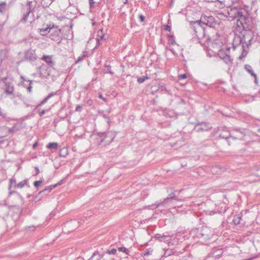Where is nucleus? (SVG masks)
Wrapping results in <instances>:
<instances>
[{"mask_svg":"<svg viewBox=\"0 0 260 260\" xmlns=\"http://www.w3.org/2000/svg\"><path fill=\"white\" fill-rule=\"evenodd\" d=\"M196 36L200 40L201 42L207 45L209 50L213 52L214 55H218L226 63L231 62V57L229 55L230 47L223 46V37L216 35L211 40L210 37L205 34V30L201 26L194 29Z\"/></svg>","mask_w":260,"mask_h":260,"instance_id":"1","label":"nucleus"},{"mask_svg":"<svg viewBox=\"0 0 260 260\" xmlns=\"http://www.w3.org/2000/svg\"><path fill=\"white\" fill-rule=\"evenodd\" d=\"M254 37L253 32L250 30H245L242 32V37H236L233 42V48L235 49L237 46L241 47L243 52L240 58L245 57L248 51V48L251 45V42Z\"/></svg>","mask_w":260,"mask_h":260,"instance_id":"2","label":"nucleus"},{"mask_svg":"<svg viewBox=\"0 0 260 260\" xmlns=\"http://www.w3.org/2000/svg\"><path fill=\"white\" fill-rule=\"evenodd\" d=\"M229 16L232 20H237L238 27H247L249 21L248 14L245 10L236 7L233 8L228 12Z\"/></svg>","mask_w":260,"mask_h":260,"instance_id":"3","label":"nucleus"},{"mask_svg":"<svg viewBox=\"0 0 260 260\" xmlns=\"http://www.w3.org/2000/svg\"><path fill=\"white\" fill-rule=\"evenodd\" d=\"M178 199L176 198L174 193H171L169 194L168 197L164 199L163 201H157L154 204L148 206V207L150 209H154L156 208L160 207L161 206L164 207H167L169 204H172L173 206L175 205V201H178Z\"/></svg>","mask_w":260,"mask_h":260,"instance_id":"4","label":"nucleus"},{"mask_svg":"<svg viewBox=\"0 0 260 260\" xmlns=\"http://www.w3.org/2000/svg\"><path fill=\"white\" fill-rule=\"evenodd\" d=\"M4 94L1 95V97L4 96L5 94L9 96L11 100H13L15 96L14 95V87L12 83L6 82L4 88Z\"/></svg>","mask_w":260,"mask_h":260,"instance_id":"5","label":"nucleus"},{"mask_svg":"<svg viewBox=\"0 0 260 260\" xmlns=\"http://www.w3.org/2000/svg\"><path fill=\"white\" fill-rule=\"evenodd\" d=\"M197 23L199 24L202 23L210 27H214L216 23L215 18L213 16L205 15H202L200 21L197 22Z\"/></svg>","mask_w":260,"mask_h":260,"instance_id":"6","label":"nucleus"},{"mask_svg":"<svg viewBox=\"0 0 260 260\" xmlns=\"http://www.w3.org/2000/svg\"><path fill=\"white\" fill-rule=\"evenodd\" d=\"M199 235H200L201 237L204 239L207 240L211 238L213 235V233L210 228L207 226H203L201 229Z\"/></svg>","mask_w":260,"mask_h":260,"instance_id":"7","label":"nucleus"},{"mask_svg":"<svg viewBox=\"0 0 260 260\" xmlns=\"http://www.w3.org/2000/svg\"><path fill=\"white\" fill-rule=\"evenodd\" d=\"M54 68L50 67H47L45 65H42L39 68L40 76L43 77L47 78L51 75V72Z\"/></svg>","mask_w":260,"mask_h":260,"instance_id":"8","label":"nucleus"},{"mask_svg":"<svg viewBox=\"0 0 260 260\" xmlns=\"http://www.w3.org/2000/svg\"><path fill=\"white\" fill-rule=\"evenodd\" d=\"M32 13V9L30 5V3H29V5L27 8V11L25 14H24L23 17L21 19V21L23 23H25L27 21H29L30 23L34 20V18L28 19L29 17L30 14Z\"/></svg>","mask_w":260,"mask_h":260,"instance_id":"9","label":"nucleus"},{"mask_svg":"<svg viewBox=\"0 0 260 260\" xmlns=\"http://www.w3.org/2000/svg\"><path fill=\"white\" fill-rule=\"evenodd\" d=\"M54 27V25L49 24L45 28H40L39 32L42 36H46L48 34L50 30Z\"/></svg>","mask_w":260,"mask_h":260,"instance_id":"10","label":"nucleus"},{"mask_svg":"<svg viewBox=\"0 0 260 260\" xmlns=\"http://www.w3.org/2000/svg\"><path fill=\"white\" fill-rule=\"evenodd\" d=\"M42 59L44 60L47 63V64L49 67L53 68L54 63L52 61L51 56L44 55L42 58Z\"/></svg>","mask_w":260,"mask_h":260,"instance_id":"11","label":"nucleus"},{"mask_svg":"<svg viewBox=\"0 0 260 260\" xmlns=\"http://www.w3.org/2000/svg\"><path fill=\"white\" fill-rule=\"evenodd\" d=\"M211 171L213 174H218L223 172L224 169L221 168L219 165H216L211 168Z\"/></svg>","mask_w":260,"mask_h":260,"instance_id":"12","label":"nucleus"},{"mask_svg":"<svg viewBox=\"0 0 260 260\" xmlns=\"http://www.w3.org/2000/svg\"><path fill=\"white\" fill-rule=\"evenodd\" d=\"M154 238L160 242H165L169 240V237L168 236L161 235L160 234H156Z\"/></svg>","mask_w":260,"mask_h":260,"instance_id":"13","label":"nucleus"},{"mask_svg":"<svg viewBox=\"0 0 260 260\" xmlns=\"http://www.w3.org/2000/svg\"><path fill=\"white\" fill-rule=\"evenodd\" d=\"M245 69L253 77H254L255 81H256L257 77L256 74L254 73L252 67L249 64H246L244 66Z\"/></svg>","mask_w":260,"mask_h":260,"instance_id":"14","label":"nucleus"},{"mask_svg":"<svg viewBox=\"0 0 260 260\" xmlns=\"http://www.w3.org/2000/svg\"><path fill=\"white\" fill-rule=\"evenodd\" d=\"M210 128V126L208 123H202L198 127V131H206L209 129Z\"/></svg>","mask_w":260,"mask_h":260,"instance_id":"15","label":"nucleus"},{"mask_svg":"<svg viewBox=\"0 0 260 260\" xmlns=\"http://www.w3.org/2000/svg\"><path fill=\"white\" fill-rule=\"evenodd\" d=\"M102 257L103 255H101L99 252L96 251L93 253L90 257V260H100Z\"/></svg>","mask_w":260,"mask_h":260,"instance_id":"16","label":"nucleus"},{"mask_svg":"<svg viewBox=\"0 0 260 260\" xmlns=\"http://www.w3.org/2000/svg\"><path fill=\"white\" fill-rule=\"evenodd\" d=\"M104 39V35L103 33V29H100L97 32L96 41L98 44L101 40Z\"/></svg>","mask_w":260,"mask_h":260,"instance_id":"17","label":"nucleus"},{"mask_svg":"<svg viewBox=\"0 0 260 260\" xmlns=\"http://www.w3.org/2000/svg\"><path fill=\"white\" fill-rule=\"evenodd\" d=\"M68 154V150L66 147H63L59 151V155L61 157H65Z\"/></svg>","mask_w":260,"mask_h":260,"instance_id":"18","label":"nucleus"},{"mask_svg":"<svg viewBox=\"0 0 260 260\" xmlns=\"http://www.w3.org/2000/svg\"><path fill=\"white\" fill-rule=\"evenodd\" d=\"M169 44L171 46H176L178 47V45L176 44V41L174 39V37L173 36H170L169 39Z\"/></svg>","mask_w":260,"mask_h":260,"instance_id":"19","label":"nucleus"},{"mask_svg":"<svg viewBox=\"0 0 260 260\" xmlns=\"http://www.w3.org/2000/svg\"><path fill=\"white\" fill-rule=\"evenodd\" d=\"M20 129V126L17 124H14L11 128H9L8 132L10 133H15Z\"/></svg>","mask_w":260,"mask_h":260,"instance_id":"20","label":"nucleus"},{"mask_svg":"<svg viewBox=\"0 0 260 260\" xmlns=\"http://www.w3.org/2000/svg\"><path fill=\"white\" fill-rule=\"evenodd\" d=\"M27 183L26 180H24L20 182L17 184L15 185V187L19 188H23Z\"/></svg>","mask_w":260,"mask_h":260,"instance_id":"21","label":"nucleus"},{"mask_svg":"<svg viewBox=\"0 0 260 260\" xmlns=\"http://www.w3.org/2000/svg\"><path fill=\"white\" fill-rule=\"evenodd\" d=\"M7 10L6 4L5 2L0 3V13H3Z\"/></svg>","mask_w":260,"mask_h":260,"instance_id":"22","label":"nucleus"},{"mask_svg":"<svg viewBox=\"0 0 260 260\" xmlns=\"http://www.w3.org/2000/svg\"><path fill=\"white\" fill-rule=\"evenodd\" d=\"M57 145L58 144L57 143H50L47 145V147L50 149H56Z\"/></svg>","mask_w":260,"mask_h":260,"instance_id":"23","label":"nucleus"},{"mask_svg":"<svg viewBox=\"0 0 260 260\" xmlns=\"http://www.w3.org/2000/svg\"><path fill=\"white\" fill-rule=\"evenodd\" d=\"M153 250L152 248H149L143 252V256H148L152 253Z\"/></svg>","mask_w":260,"mask_h":260,"instance_id":"24","label":"nucleus"},{"mask_svg":"<svg viewBox=\"0 0 260 260\" xmlns=\"http://www.w3.org/2000/svg\"><path fill=\"white\" fill-rule=\"evenodd\" d=\"M119 251L123 252L126 254H128V250L124 247H120L118 248Z\"/></svg>","mask_w":260,"mask_h":260,"instance_id":"25","label":"nucleus"},{"mask_svg":"<svg viewBox=\"0 0 260 260\" xmlns=\"http://www.w3.org/2000/svg\"><path fill=\"white\" fill-rule=\"evenodd\" d=\"M168 49L170 50L174 55L177 56V53L176 52L175 48L172 46H169L168 47Z\"/></svg>","mask_w":260,"mask_h":260,"instance_id":"26","label":"nucleus"},{"mask_svg":"<svg viewBox=\"0 0 260 260\" xmlns=\"http://www.w3.org/2000/svg\"><path fill=\"white\" fill-rule=\"evenodd\" d=\"M10 185H9V189H10L12 187V186L13 184H15L16 183V180L14 178H12L11 179H10Z\"/></svg>","mask_w":260,"mask_h":260,"instance_id":"27","label":"nucleus"},{"mask_svg":"<svg viewBox=\"0 0 260 260\" xmlns=\"http://www.w3.org/2000/svg\"><path fill=\"white\" fill-rule=\"evenodd\" d=\"M105 68H106V73H109L111 75H113L114 73L111 70V67L109 65H106L105 66Z\"/></svg>","mask_w":260,"mask_h":260,"instance_id":"28","label":"nucleus"},{"mask_svg":"<svg viewBox=\"0 0 260 260\" xmlns=\"http://www.w3.org/2000/svg\"><path fill=\"white\" fill-rule=\"evenodd\" d=\"M147 79H148L147 77L143 76V77H141V78H138V82L139 83H142Z\"/></svg>","mask_w":260,"mask_h":260,"instance_id":"29","label":"nucleus"},{"mask_svg":"<svg viewBox=\"0 0 260 260\" xmlns=\"http://www.w3.org/2000/svg\"><path fill=\"white\" fill-rule=\"evenodd\" d=\"M117 252V250L116 249H115V248H113L112 249L109 250H107V253L109 254H116Z\"/></svg>","mask_w":260,"mask_h":260,"instance_id":"30","label":"nucleus"},{"mask_svg":"<svg viewBox=\"0 0 260 260\" xmlns=\"http://www.w3.org/2000/svg\"><path fill=\"white\" fill-rule=\"evenodd\" d=\"M42 181H36L34 182V185L36 188H38L42 184Z\"/></svg>","mask_w":260,"mask_h":260,"instance_id":"31","label":"nucleus"},{"mask_svg":"<svg viewBox=\"0 0 260 260\" xmlns=\"http://www.w3.org/2000/svg\"><path fill=\"white\" fill-rule=\"evenodd\" d=\"M6 51L5 50H2L0 51V60L2 61L4 57H3V55L5 56L6 55Z\"/></svg>","mask_w":260,"mask_h":260,"instance_id":"32","label":"nucleus"},{"mask_svg":"<svg viewBox=\"0 0 260 260\" xmlns=\"http://www.w3.org/2000/svg\"><path fill=\"white\" fill-rule=\"evenodd\" d=\"M186 77H187L186 75L185 74H181V75H179L178 79H179V80H182V79H186Z\"/></svg>","mask_w":260,"mask_h":260,"instance_id":"33","label":"nucleus"},{"mask_svg":"<svg viewBox=\"0 0 260 260\" xmlns=\"http://www.w3.org/2000/svg\"><path fill=\"white\" fill-rule=\"evenodd\" d=\"M233 222L235 224H238L240 223V219L239 218V217L235 218L233 219Z\"/></svg>","mask_w":260,"mask_h":260,"instance_id":"34","label":"nucleus"},{"mask_svg":"<svg viewBox=\"0 0 260 260\" xmlns=\"http://www.w3.org/2000/svg\"><path fill=\"white\" fill-rule=\"evenodd\" d=\"M253 171H260V169L259 168L255 167L253 169ZM254 175L260 177V173L258 174H254Z\"/></svg>","mask_w":260,"mask_h":260,"instance_id":"35","label":"nucleus"},{"mask_svg":"<svg viewBox=\"0 0 260 260\" xmlns=\"http://www.w3.org/2000/svg\"><path fill=\"white\" fill-rule=\"evenodd\" d=\"M48 100L49 99L46 97L42 101H41V102L39 104V106H41L42 105H44V104H45L48 101Z\"/></svg>","mask_w":260,"mask_h":260,"instance_id":"36","label":"nucleus"},{"mask_svg":"<svg viewBox=\"0 0 260 260\" xmlns=\"http://www.w3.org/2000/svg\"><path fill=\"white\" fill-rule=\"evenodd\" d=\"M237 133H238V135H237L236 138L240 139H242V134L240 132H238Z\"/></svg>","mask_w":260,"mask_h":260,"instance_id":"37","label":"nucleus"},{"mask_svg":"<svg viewBox=\"0 0 260 260\" xmlns=\"http://www.w3.org/2000/svg\"><path fill=\"white\" fill-rule=\"evenodd\" d=\"M139 18H140V20L141 22H143L145 20V17L142 14L139 15Z\"/></svg>","mask_w":260,"mask_h":260,"instance_id":"38","label":"nucleus"},{"mask_svg":"<svg viewBox=\"0 0 260 260\" xmlns=\"http://www.w3.org/2000/svg\"><path fill=\"white\" fill-rule=\"evenodd\" d=\"M106 135L107 136L111 135V136L112 137V138H111V139L109 141V142H111L114 139V137L113 136V135L112 134V133L108 132L107 134H106Z\"/></svg>","mask_w":260,"mask_h":260,"instance_id":"39","label":"nucleus"},{"mask_svg":"<svg viewBox=\"0 0 260 260\" xmlns=\"http://www.w3.org/2000/svg\"><path fill=\"white\" fill-rule=\"evenodd\" d=\"M82 107L80 105H78L76 107V111H80L81 110Z\"/></svg>","mask_w":260,"mask_h":260,"instance_id":"40","label":"nucleus"},{"mask_svg":"<svg viewBox=\"0 0 260 260\" xmlns=\"http://www.w3.org/2000/svg\"><path fill=\"white\" fill-rule=\"evenodd\" d=\"M55 94V93L54 92H51L50 93H49L48 96H47V98L49 99L50 98H51L52 96H53V95H54Z\"/></svg>","mask_w":260,"mask_h":260,"instance_id":"41","label":"nucleus"},{"mask_svg":"<svg viewBox=\"0 0 260 260\" xmlns=\"http://www.w3.org/2000/svg\"><path fill=\"white\" fill-rule=\"evenodd\" d=\"M58 185H60V183H58L57 184H56L55 185H51L49 187V188L50 189H52V188H54L56 186H57Z\"/></svg>","mask_w":260,"mask_h":260,"instance_id":"42","label":"nucleus"},{"mask_svg":"<svg viewBox=\"0 0 260 260\" xmlns=\"http://www.w3.org/2000/svg\"><path fill=\"white\" fill-rule=\"evenodd\" d=\"M31 81L30 82V85L27 88V89L29 92H30L31 91V89H32V86L31 85Z\"/></svg>","mask_w":260,"mask_h":260,"instance_id":"43","label":"nucleus"},{"mask_svg":"<svg viewBox=\"0 0 260 260\" xmlns=\"http://www.w3.org/2000/svg\"><path fill=\"white\" fill-rule=\"evenodd\" d=\"M223 17H225L222 13H219L218 15V17L220 19H222Z\"/></svg>","mask_w":260,"mask_h":260,"instance_id":"44","label":"nucleus"},{"mask_svg":"<svg viewBox=\"0 0 260 260\" xmlns=\"http://www.w3.org/2000/svg\"><path fill=\"white\" fill-rule=\"evenodd\" d=\"M165 29L167 31H170L171 30V27L169 25H166L165 26Z\"/></svg>","mask_w":260,"mask_h":260,"instance_id":"45","label":"nucleus"},{"mask_svg":"<svg viewBox=\"0 0 260 260\" xmlns=\"http://www.w3.org/2000/svg\"><path fill=\"white\" fill-rule=\"evenodd\" d=\"M89 3L90 6L91 7L92 5L94 3V0H89Z\"/></svg>","mask_w":260,"mask_h":260,"instance_id":"46","label":"nucleus"},{"mask_svg":"<svg viewBox=\"0 0 260 260\" xmlns=\"http://www.w3.org/2000/svg\"><path fill=\"white\" fill-rule=\"evenodd\" d=\"M0 115L4 117H5L6 116V114L3 113L2 112V110L0 108Z\"/></svg>","mask_w":260,"mask_h":260,"instance_id":"47","label":"nucleus"},{"mask_svg":"<svg viewBox=\"0 0 260 260\" xmlns=\"http://www.w3.org/2000/svg\"><path fill=\"white\" fill-rule=\"evenodd\" d=\"M46 111L45 110H42L40 112V115L42 116L45 113Z\"/></svg>","mask_w":260,"mask_h":260,"instance_id":"48","label":"nucleus"},{"mask_svg":"<svg viewBox=\"0 0 260 260\" xmlns=\"http://www.w3.org/2000/svg\"><path fill=\"white\" fill-rule=\"evenodd\" d=\"M3 26V22L0 21V30L2 29Z\"/></svg>","mask_w":260,"mask_h":260,"instance_id":"49","label":"nucleus"},{"mask_svg":"<svg viewBox=\"0 0 260 260\" xmlns=\"http://www.w3.org/2000/svg\"><path fill=\"white\" fill-rule=\"evenodd\" d=\"M208 2H215L217 1L218 0H206Z\"/></svg>","mask_w":260,"mask_h":260,"instance_id":"50","label":"nucleus"},{"mask_svg":"<svg viewBox=\"0 0 260 260\" xmlns=\"http://www.w3.org/2000/svg\"><path fill=\"white\" fill-rule=\"evenodd\" d=\"M99 98H101V99L103 100L104 101H105V99L103 98V96H102V94L99 95Z\"/></svg>","mask_w":260,"mask_h":260,"instance_id":"51","label":"nucleus"},{"mask_svg":"<svg viewBox=\"0 0 260 260\" xmlns=\"http://www.w3.org/2000/svg\"><path fill=\"white\" fill-rule=\"evenodd\" d=\"M36 169L37 170V174H38L39 173V170L38 167H36Z\"/></svg>","mask_w":260,"mask_h":260,"instance_id":"52","label":"nucleus"},{"mask_svg":"<svg viewBox=\"0 0 260 260\" xmlns=\"http://www.w3.org/2000/svg\"><path fill=\"white\" fill-rule=\"evenodd\" d=\"M13 192H13V191H11V190H10V191H9V195L12 194Z\"/></svg>","mask_w":260,"mask_h":260,"instance_id":"53","label":"nucleus"},{"mask_svg":"<svg viewBox=\"0 0 260 260\" xmlns=\"http://www.w3.org/2000/svg\"><path fill=\"white\" fill-rule=\"evenodd\" d=\"M37 145V143H35V144H34L33 145V148H35L36 147Z\"/></svg>","mask_w":260,"mask_h":260,"instance_id":"54","label":"nucleus"},{"mask_svg":"<svg viewBox=\"0 0 260 260\" xmlns=\"http://www.w3.org/2000/svg\"><path fill=\"white\" fill-rule=\"evenodd\" d=\"M223 138L227 139L229 138V136H222Z\"/></svg>","mask_w":260,"mask_h":260,"instance_id":"55","label":"nucleus"},{"mask_svg":"<svg viewBox=\"0 0 260 260\" xmlns=\"http://www.w3.org/2000/svg\"><path fill=\"white\" fill-rule=\"evenodd\" d=\"M126 2H127V0H124L123 3L125 4L126 3Z\"/></svg>","mask_w":260,"mask_h":260,"instance_id":"56","label":"nucleus"},{"mask_svg":"<svg viewBox=\"0 0 260 260\" xmlns=\"http://www.w3.org/2000/svg\"><path fill=\"white\" fill-rule=\"evenodd\" d=\"M126 2H127V0H124L123 3L125 4L126 3Z\"/></svg>","mask_w":260,"mask_h":260,"instance_id":"57","label":"nucleus"},{"mask_svg":"<svg viewBox=\"0 0 260 260\" xmlns=\"http://www.w3.org/2000/svg\"><path fill=\"white\" fill-rule=\"evenodd\" d=\"M21 78L23 80H24V78H23L22 76H21Z\"/></svg>","mask_w":260,"mask_h":260,"instance_id":"58","label":"nucleus"},{"mask_svg":"<svg viewBox=\"0 0 260 260\" xmlns=\"http://www.w3.org/2000/svg\"><path fill=\"white\" fill-rule=\"evenodd\" d=\"M235 1H237V2L240 1V0H235Z\"/></svg>","mask_w":260,"mask_h":260,"instance_id":"59","label":"nucleus"}]
</instances>
